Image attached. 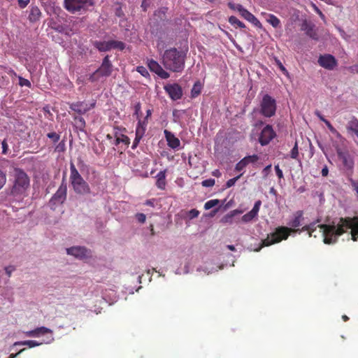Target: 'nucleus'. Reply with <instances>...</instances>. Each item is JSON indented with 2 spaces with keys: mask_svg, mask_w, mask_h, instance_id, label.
I'll return each instance as SVG.
<instances>
[{
  "mask_svg": "<svg viewBox=\"0 0 358 358\" xmlns=\"http://www.w3.org/2000/svg\"><path fill=\"white\" fill-rule=\"evenodd\" d=\"M322 232L323 241L325 244H332L337 241L338 236L343 234L347 229H351L352 239L358 240V217L354 218H341L339 223L334 224L320 225Z\"/></svg>",
  "mask_w": 358,
  "mask_h": 358,
  "instance_id": "1",
  "label": "nucleus"
},
{
  "mask_svg": "<svg viewBox=\"0 0 358 358\" xmlns=\"http://www.w3.org/2000/svg\"><path fill=\"white\" fill-rule=\"evenodd\" d=\"M303 213L302 210L296 211L294 215V218L288 223L291 228L287 227H278L275 230L262 240L259 245L254 249L255 252H259L264 247H268L275 243H278L282 240H287L292 232L299 231L295 229L301 226V222L303 220Z\"/></svg>",
  "mask_w": 358,
  "mask_h": 358,
  "instance_id": "2",
  "label": "nucleus"
},
{
  "mask_svg": "<svg viewBox=\"0 0 358 358\" xmlns=\"http://www.w3.org/2000/svg\"><path fill=\"white\" fill-rule=\"evenodd\" d=\"M186 54L176 48L166 50L162 55V64L165 69L172 72H182L185 68Z\"/></svg>",
  "mask_w": 358,
  "mask_h": 358,
  "instance_id": "3",
  "label": "nucleus"
},
{
  "mask_svg": "<svg viewBox=\"0 0 358 358\" xmlns=\"http://www.w3.org/2000/svg\"><path fill=\"white\" fill-rule=\"evenodd\" d=\"M29 184L30 181L27 174L20 169H15L10 194L16 199H22L27 196Z\"/></svg>",
  "mask_w": 358,
  "mask_h": 358,
  "instance_id": "4",
  "label": "nucleus"
},
{
  "mask_svg": "<svg viewBox=\"0 0 358 358\" xmlns=\"http://www.w3.org/2000/svg\"><path fill=\"white\" fill-rule=\"evenodd\" d=\"M70 182L73 191L80 195H85L90 193V187L78 172L74 163L70 162Z\"/></svg>",
  "mask_w": 358,
  "mask_h": 358,
  "instance_id": "5",
  "label": "nucleus"
},
{
  "mask_svg": "<svg viewBox=\"0 0 358 358\" xmlns=\"http://www.w3.org/2000/svg\"><path fill=\"white\" fill-rule=\"evenodd\" d=\"M276 101L271 96L266 94L260 102V113L266 117H271L276 112Z\"/></svg>",
  "mask_w": 358,
  "mask_h": 358,
  "instance_id": "6",
  "label": "nucleus"
},
{
  "mask_svg": "<svg viewBox=\"0 0 358 358\" xmlns=\"http://www.w3.org/2000/svg\"><path fill=\"white\" fill-rule=\"evenodd\" d=\"M93 0H64V8L71 13H76L81 10H87V6H94Z\"/></svg>",
  "mask_w": 358,
  "mask_h": 358,
  "instance_id": "7",
  "label": "nucleus"
},
{
  "mask_svg": "<svg viewBox=\"0 0 358 358\" xmlns=\"http://www.w3.org/2000/svg\"><path fill=\"white\" fill-rule=\"evenodd\" d=\"M67 196V185L64 178L59 187L57 192L52 196L50 203L53 206L62 204L66 199Z\"/></svg>",
  "mask_w": 358,
  "mask_h": 358,
  "instance_id": "8",
  "label": "nucleus"
},
{
  "mask_svg": "<svg viewBox=\"0 0 358 358\" xmlns=\"http://www.w3.org/2000/svg\"><path fill=\"white\" fill-rule=\"evenodd\" d=\"M113 71V64L109 59V56L106 55L101 63V66L95 71L93 76L97 75L99 77H108Z\"/></svg>",
  "mask_w": 358,
  "mask_h": 358,
  "instance_id": "9",
  "label": "nucleus"
},
{
  "mask_svg": "<svg viewBox=\"0 0 358 358\" xmlns=\"http://www.w3.org/2000/svg\"><path fill=\"white\" fill-rule=\"evenodd\" d=\"M276 136L271 125L267 124L262 130L259 137V142L262 145H268Z\"/></svg>",
  "mask_w": 358,
  "mask_h": 358,
  "instance_id": "10",
  "label": "nucleus"
},
{
  "mask_svg": "<svg viewBox=\"0 0 358 358\" xmlns=\"http://www.w3.org/2000/svg\"><path fill=\"white\" fill-rule=\"evenodd\" d=\"M164 90L173 101L181 99L182 96V87L178 83L168 84L165 85Z\"/></svg>",
  "mask_w": 358,
  "mask_h": 358,
  "instance_id": "11",
  "label": "nucleus"
},
{
  "mask_svg": "<svg viewBox=\"0 0 358 358\" xmlns=\"http://www.w3.org/2000/svg\"><path fill=\"white\" fill-rule=\"evenodd\" d=\"M148 66L149 69L155 73L162 79H167L170 77V74L163 69L161 65L155 60L151 59L148 60Z\"/></svg>",
  "mask_w": 358,
  "mask_h": 358,
  "instance_id": "12",
  "label": "nucleus"
},
{
  "mask_svg": "<svg viewBox=\"0 0 358 358\" xmlns=\"http://www.w3.org/2000/svg\"><path fill=\"white\" fill-rule=\"evenodd\" d=\"M46 334H51V336L48 338H49L48 341H47L45 342L46 343H50L51 342H52L54 341V338L52 336V331L50 329H48V328L45 327H41L36 328L34 330H31V331H25L24 332V334L27 336H28V337H34V338H38L41 335H45Z\"/></svg>",
  "mask_w": 358,
  "mask_h": 358,
  "instance_id": "13",
  "label": "nucleus"
},
{
  "mask_svg": "<svg viewBox=\"0 0 358 358\" xmlns=\"http://www.w3.org/2000/svg\"><path fill=\"white\" fill-rule=\"evenodd\" d=\"M315 25L310 21L304 20L301 25V30L305 31L306 34L310 38L317 41L319 37L315 30Z\"/></svg>",
  "mask_w": 358,
  "mask_h": 358,
  "instance_id": "14",
  "label": "nucleus"
},
{
  "mask_svg": "<svg viewBox=\"0 0 358 358\" xmlns=\"http://www.w3.org/2000/svg\"><path fill=\"white\" fill-rule=\"evenodd\" d=\"M318 63L322 67L329 70L334 69L337 65V61L335 57L329 54L320 56Z\"/></svg>",
  "mask_w": 358,
  "mask_h": 358,
  "instance_id": "15",
  "label": "nucleus"
},
{
  "mask_svg": "<svg viewBox=\"0 0 358 358\" xmlns=\"http://www.w3.org/2000/svg\"><path fill=\"white\" fill-rule=\"evenodd\" d=\"M95 106V103L88 104L84 101H78L73 103L70 105V108L76 112L77 113L82 115L85 114Z\"/></svg>",
  "mask_w": 358,
  "mask_h": 358,
  "instance_id": "16",
  "label": "nucleus"
},
{
  "mask_svg": "<svg viewBox=\"0 0 358 358\" xmlns=\"http://www.w3.org/2000/svg\"><path fill=\"white\" fill-rule=\"evenodd\" d=\"M338 156L342 161L344 167L347 170L352 171L355 165L353 157L348 152H338Z\"/></svg>",
  "mask_w": 358,
  "mask_h": 358,
  "instance_id": "17",
  "label": "nucleus"
},
{
  "mask_svg": "<svg viewBox=\"0 0 358 358\" xmlns=\"http://www.w3.org/2000/svg\"><path fill=\"white\" fill-rule=\"evenodd\" d=\"M66 252L68 255H73L79 259H83L87 256V250L80 246L67 248Z\"/></svg>",
  "mask_w": 358,
  "mask_h": 358,
  "instance_id": "18",
  "label": "nucleus"
},
{
  "mask_svg": "<svg viewBox=\"0 0 358 358\" xmlns=\"http://www.w3.org/2000/svg\"><path fill=\"white\" fill-rule=\"evenodd\" d=\"M165 137L167 141L168 145L173 148L177 149L180 145V140L176 138L171 131L167 130L164 131Z\"/></svg>",
  "mask_w": 358,
  "mask_h": 358,
  "instance_id": "19",
  "label": "nucleus"
},
{
  "mask_svg": "<svg viewBox=\"0 0 358 358\" xmlns=\"http://www.w3.org/2000/svg\"><path fill=\"white\" fill-rule=\"evenodd\" d=\"M240 15L242 17L251 22L255 27L259 28L262 27V24L259 20L247 9L245 8L242 10V13Z\"/></svg>",
  "mask_w": 358,
  "mask_h": 358,
  "instance_id": "20",
  "label": "nucleus"
},
{
  "mask_svg": "<svg viewBox=\"0 0 358 358\" xmlns=\"http://www.w3.org/2000/svg\"><path fill=\"white\" fill-rule=\"evenodd\" d=\"M320 224L317 225V222H312L309 224L303 227L300 231H308L309 236H314L315 238L317 237V235L313 234V233L316 231L317 227L320 229L319 232L321 233V234L322 235V232L321 231L322 229H320Z\"/></svg>",
  "mask_w": 358,
  "mask_h": 358,
  "instance_id": "21",
  "label": "nucleus"
},
{
  "mask_svg": "<svg viewBox=\"0 0 358 358\" xmlns=\"http://www.w3.org/2000/svg\"><path fill=\"white\" fill-rule=\"evenodd\" d=\"M156 178V186L160 189H164L166 187V171H159Z\"/></svg>",
  "mask_w": 358,
  "mask_h": 358,
  "instance_id": "22",
  "label": "nucleus"
},
{
  "mask_svg": "<svg viewBox=\"0 0 358 358\" xmlns=\"http://www.w3.org/2000/svg\"><path fill=\"white\" fill-rule=\"evenodd\" d=\"M41 15V12L38 6H32L29 15V20L31 22L38 21Z\"/></svg>",
  "mask_w": 358,
  "mask_h": 358,
  "instance_id": "23",
  "label": "nucleus"
},
{
  "mask_svg": "<svg viewBox=\"0 0 358 358\" xmlns=\"http://www.w3.org/2000/svg\"><path fill=\"white\" fill-rule=\"evenodd\" d=\"M347 129L353 132L358 138V120L353 117L348 123Z\"/></svg>",
  "mask_w": 358,
  "mask_h": 358,
  "instance_id": "24",
  "label": "nucleus"
},
{
  "mask_svg": "<svg viewBox=\"0 0 358 358\" xmlns=\"http://www.w3.org/2000/svg\"><path fill=\"white\" fill-rule=\"evenodd\" d=\"M94 46L100 52H106L110 50V41H94Z\"/></svg>",
  "mask_w": 358,
  "mask_h": 358,
  "instance_id": "25",
  "label": "nucleus"
},
{
  "mask_svg": "<svg viewBox=\"0 0 358 358\" xmlns=\"http://www.w3.org/2000/svg\"><path fill=\"white\" fill-rule=\"evenodd\" d=\"M41 344H42V343H39L36 341L28 340V341L15 342L14 343V345H27L29 348H34L36 346H39Z\"/></svg>",
  "mask_w": 358,
  "mask_h": 358,
  "instance_id": "26",
  "label": "nucleus"
},
{
  "mask_svg": "<svg viewBox=\"0 0 358 358\" xmlns=\"http://www.w3.org/2000/svg\"><path fill=\"white\" fill-rule=\"evenodd\" d=\"M201 90H202V85L200 83V82H199V81L196 82L194 84L193 87L191 90V96L192 98L198 96L201 94Z\"/></svg>",
  "mask_w": 358,
  "mask_h": 358,
  "instance_id": "27",
  "label": "nucleus"
},
{
  "mask_svg": "<svg viewBox=\"0 0 358 358\" xmlns=\"http://www.w3.org/2000/svg\"><path fill=\"white\" fill-rule=\"evenodd\" d=\"M75 124L80 131H83L85 127V121L81 116H76L74 117Z\"/></svg>",
  "mask_w": 358,
  "mask_h": 358,
  "instance_id": "28",
  "label": "nucleus"
},
{
  "mask_svg": "<svg viewBox=\"0 0 358 358\" xmlns=\"http://www.w3.org/2000/svg\"><path fill=\"white\" fill-rule=\"evenodd\" d=\"M267 22L271 24L274 28H277L280 25V20L274 15L269 14Z\"/></svg>",
  "mask_w": 358,
  "mask_h": 358,
  "instance_id": "29",
  "label": "nucleus"
},
{
  "mask_svg": "<svg viewBox=\"0 0 358 358\" xmlns=\"http://www.w3.org/2000/svg\"><path fill=\"white\" fill-rule=\"evenodd\" d=\"M110 50L112 49H118L120 50H123L125 48V44L119 41H110Z\"/></svg>",
  "mask_w": 358,
  "mask_h": 358,
  "instance_id": "30",
  "label": "nucleus"
},
{
  "mask_svg": "<svg viewBox=\"0 0 358 358\" xmlns=\"http://www.w3.org/2000/svg\"><path fill=\"white\" fill-rule=\"evenodd\" d=\"M229 22L231 25H236L239 28H245V25L243 22L240 21L236 17L231 16L229 17Z\"/></svg>",
  "mask_w": 358,
  "mask_h": 358,
  "instance_id": "31",
  "label": "nucleus"
},
{
  "mask_svg": "<svg viewBox=\"0 0 358 358\" xmlns=\"http://www.w3.org/2000/svg\"><path fill=\"white\" fill-rule=\"evenodd\" d=\"M220 203L218 199H211L206 202L204 204V208L206 210H209L215 206H216Z\"/></svg>",
  "mask_w": 358,
  "mask_h": 358,
  "instance_id": "32",
  "label": "nucleus"
},
{
  "mask_svg": "<svg viewBox=\"0 0 358 358\" xmlns=\"http://www.w3.org/2000/svg\"><path fill=\"white\" fill-rule=\"evenodd\" d=\"M257 216L252 213L251 211L247 213L244 215H243L241 220L243 222H250Z\"/></svg>",
  "mask_w": 358,
  "mask_h": 358,
  "instance_id": "33",
  "label": "nucleus"
},
{
  "mask_svg": "<svg viewBox=\"0 0 358 358\" xmlns=\"http://www.w3.org/2000/svg\"><path fill=\"white\" fill-rule=\"evenodd\" d=\"M248 165V163L243 158L241 161H239L236 164L235 170L237 171H241L243 170Z\"/></svg>",
  "mask_w": 358,
  "mask_h": 358,
  "instance_id": "34",
  "label": "nucleus"
},
{
  "mask_svg": "<svg viewBox=\"0 0 358 358\" xmlns=\"http://www.w3.org/2000/svg\"><path fill=\"white\" fill-rule=\"evenodd\" d=\"M243 159L245 160V162L248 163V164H249L250 163L254 164V163L257 162L259 160V157L257 155H252L246 156V157H243Z\"/></svg>",
  "mask_w": 358,
  "mask_h": 358,
  "instance_id": "35",
  "label": "nucleus"
},
{
  "mask_svg": "<svg viewBox=\"0 0 358 358\" xmlns=\"http://www.w3.org/2000/svg\"><path fill=\"white\" fill-rule=\"evenodd\" d=\"M243 176V173H241L239 176L235 177V178H231L229 179V180H227V182H226V188H229L232 186H234L236 183V182Z\"/></svg>",
  "mask_w": 358,
  "mask_h": 358,
  "instance_id": "36",
  "label": "nucleus"
},
{
  "mask_svg": "<svg viewBox=\"0 0 358 358\" xmlns=\"http://www.w3.org/2000/svg\"><path fill=\"white\" fill-rule=\"evenodd\" d=\"M47 136L50 138L53 143H57L60 139V135L56 132H50Z\"/></svg>",
  "mask_w": 358,
  "mask_h": 358,
  "instance_id": "37",
  "label": "nucleus"
},
{
  "mask_svg": "<svg viewBox=\"0 0 358 358\" xmlns=\"http://www.w3.org/2000/svg\"><path fill=\"white\" fill-rule=\"evenodd\" d=\"M146 129L144 127H141V124H138L136 128V136H138V137H143Z\"/></svg>",
  "mask_w": 358,
  "mask_h": 358,
  "instance_id": "38",
  "label": "nucleus"
},
{
  "mask_svg": "<svg viewBox=\"0 0 358 358\" xmlns=\"http://www.w3.org/2000/svg\"><path fill=\"white\" fill-rule=\"evenodd\" d=\"M136 71L145 78H147L150 76L147 69L143 66H137Z\"/></svg>",
  "mask_w": 358,
  "mask_h": 358,
  "instance_id": "39",
  "label": "nucleus"
},
{
  "mask_svg": "<svg viewBox=\"0 0 358 358\" xmlns=\"http://www.w3.org/2000/svg\"><path fill=\"white\" fill-rule=\"evenodd\" d=\"M262 204V201L260 200H258L255 202L252 209L250 210L252 213H254L256 216H257L258 213L260 209V206Z\"/></svg>",
  "mask_w": 358,
  "mask_h": 358,
  "instance_id": "40",
  "label": "nucleus"
},
{
  "mask_svg": "<svg viewBox=\"0 0 358 358\" xmlns=\"http://www.w3.org/2000/svg\"><path fill=\"white\" fill-rule=\"evenodd\" d=\"M6 182V174L0 169V189L3 188Z\"/></svg>",
  "mask_w": 358,
  "mask_h": 358,
  "instance_id": "41",
  "label": "nucleus"
},
{
  "mask_svg": "<svg viewBox=\"0 0 358 358\" xmlns=\"http://www.w3.org/2000/svg\"><path fill=\"white\" fill-rule=\"evenodd\" d=\"M19 85L21 87L27 86L28 87H31V84L29 80H28L27 79H25L21 76H19Z\"/></svg>",
  "mask_w": 358,
  "mask_h": 358,
  "instance_id": "42",
  "label": "nucleus"
},
{
  "mask_svg": "<svg viewBox=\"0 0 358 358\" xmlns=\"http://www.w3.org/2000/svg\"><path fill=\"white\" fill-rule=\"evenodd\" d=\"M215 180L210 178L202 181L201 184L203 187H210L215 185Z\"/></svg>",
  "mask_w": 358,
  "mask_h": 358,
  "instance_id": "43",
  "label": "nucleus"
},
{
  "mask_svg": "<svg viewBox=\"0 0 358 358\" xmlns=\"http://www.w3.org/2000/svg\"><path fill=\"white\" fill-rule=\"evenodd\" d=\"M299 155L297 143H295L294 148L291 150V157L292 159H296Z\"/></svg>",
  "mask_w": 358,
  "mask_h": 358,
  "instance_id": "44",
  "label": "nucleus"
},
{
  "mask_svg": "<svg viewBox=\"0 0 358 358\" xmlns=\"http://www.w3.org/2000/svg\"><path fill=\"white\" fill-rule=\"evenodd\" d=\"M64 150H65V143H64V141H62L60 143H59L58 145H57V146L55 147V151L58 152H64Z\"/></svg>",
  "mask_w": 358,
  "mask_h": 358,
  "instance_id": "45",
  "label": "nucleus"
},
{
  "mask_svg": "<svg viewBox=\"0 0 358 358\" xmlns=\"http://www.w3.org/2000/svg\"><path fill=\"white\" fill-rule=\"evenodd\" d=\"M199 215V211L196 209H192L189 211L188 215L190 219H193L197 217Z\"/></svg>",
  "mask_w": 358,
  "mask_h": 358,
  "instance_id": "46",
  "label": "nucleus"
},
{
  "mask_svg": "<svg viewBox=\"0 0 358 358\" xmlns=\"http://www.w3.org/2000/svg\"><path fill=\"white\" fill-rule=\"evenodd\" d=\"M136 217L137 219V220L140 222V223H144L145 222V220H146V216L145 214L143 213H138L136 215Z\"/></svg>",
  "mask_w": 358,
  "mask_h": 358,
  "instance_id": "47",
  "label": "nucleus"
},
{
  "mask_svg": "<svg viewBox=\"0 0 358 358\" xmlns=\"http://www.w3.org/2000/svg\"><path fill=\"white\" fill-rule=\"evenodd\" d=\"M325 124L327 126L328 129L334 134H336L338 135V133L337 132L336 129L332 126V124L330 123L329 121L327 120L325 121Z\"/></svg>",
  "mask_w": 358,
  "mask_h": 358,
  "instance_id": "48",
  "label": "nucleus"
},
{
  "mask_svg": "<svg viewBox=\"0 0 358 358\" xmlns=\"http://www.w3.org/2000/svg\"><path fill=\"white\" fill-rule=\"evenodd\" d=\"M275 170L277 176L280 179L283 178L282 171L280 169L278 165L275 166Z\"/></svg>",
  "mask_w": 358,
  "mask_h": 358,
  "instance_id": "49",
  "label": "nucleus"
},
{
  "mask_svg": "<svg viewBox=\"0 0 358 358\" xmlns=\"http://www.w3.org/2000/svg\"><path fill=\"white\" fill-rule=\"evenodd\" d=\"M232 217H233V215H227L226 216H224L222 219V222H223V223H227V222L231 223V220H232Z\"/></svg>",
  "mask_w": 358,
  "mask_h": 358,
  "instance_id": "50",
  "label": "nucleus"
},
{
  "mask_svg": "<svg viewBox=\"0 0 358 358\" xmlns=\"http://www.w3.org/2000/svg\"><path fill=\"white\" fill-rule=\"evenodd\" d=\"M149 0H143L141 3V7L144 11L147 10V8L149 7Z\"/></svg>",
  "mask_w": 358,
  "mask_h": 358,
  "instance_id": "51",
  "label": "nucleus"
},
{
  "mask_svg": "<svg viewBox=\"0 0 358 358\" xmlns=\"http://www.w3.org/2000/svg\"><path fill=\"white\" fill-rule=\"evenodd\" d=\"M142 138L143 137H138V136H136V137L134 140V142H133V145H132L133 148H136L138 145V143Z\"/></svg>",
  "mask_w": 358,
  "mask_h": 358,
  "instance_id": "52",
  "label": "nucleus"
},
{
  "mask_svg": "<svg viewBox=\"0 0 358 358\" xmlns=\"http://www.w3.org/2000/svg\"><path fill=\"white\" fill-rule=\"evenodd\" d=\"M134 109H135L134 114L136 115L137 116H138V114H139V113H141V103H137L135 105Z\"/></svg>",
  "mask_w": 358,
  "mask_h": 358,
  "instance_id": "53",
  "label": "nucleus"
},
{
  "mask_svg": "<svg viewBox=\"0 0 358 358\" xmlns=\"http://www.w3.org/2000/svg\"><path fill=\"white\" fill-rule=\"evenodd\" d=\"M2 148H3L2 153L6 154L7 149H8V144L5 140H3L2 141Z\"/></svg>",
  "mask_w": 358,
  "mask_h": 358,
  "instance_id": "54",
  "label": "nucleus"
},
{
  "mask_svg": "<svg viewBox=\"0 0 358 358\" xmlns=\"http://www.w3.org/2000/svg\"><path fill=\"white\" fill-rule=\"evenodd\" d=\"M278 63V65L280 68V69L284 73H287V71L286 70V69L285 68V66L282 64V63L280 62V61H278L277 62Z\"/></svg>",
  "mask_w": 358,
  "mask_h": 358,
  "instance_id": "55",
  "label": "nucleus"
},
{
  "mask_svg": "<svg viewBox=\"0 0 358 358\" xmlns=\"http://www.w3.org/2000/svg\"><path fill=\"white\" fill-rule=\"evenodd\" d=\"M245 8L241 4H236L235 10H237L240 14L242 13V10H243Z\"/></svg>",
  "mask_w": 358,
  "mask_h": 358,
  "instance_id": "56",
  "label": "nucleus"
},
{
  "mask_svg": "<svg viewBox=\"0 0 358 358\" xmlns=\"http://www.w3.org/2000/svg\"><path fill=\"white\" fill-rule=\"evenodd\" d=\"M349 69L350 70V71L352 73H358V66L357 65L352 66L349 68Z\"/></svg>",
  "mask_w": 358,
  "mask_h": 358,
  "instance_id": "57",
  "label": "nucleus"
},
{
  "mask_svg": "<svg viewBox=\"0 0 358 358\" xmlns=\"http://www.w3.org/2000/svg\"><path fill=\"white\" fill-rule=\"evenodd\" d=\"M322 176H327L328 175V173H329V170H328V168L327 166H324L322 169Z\"/></svg>",
  "mask_w": 358,
  "mask_h": 358,
  "instance_id": "58",
  "label": "nucleus"
},
{
  "mask_svg": "<svg viewBox=\"0 0 358 358\" xmlns=\"http://www.w3.org/2000/svg\"><path fill=\"white\" fill-rule=\"evenodd\" d=\"M25 350V348H23L22 350H20L18 352L15 353V354H11L8 358H15L18 355H20V353H22V352H24Z\"/></svg>",
  "mask_w": 358,
  "mask_h": 358,
  "instance_id": "59",
  "label": "nucleus"
},
{
  "mask_svg": "<svg viewBox=\"0 0 358 358\" xmlns=\"http://www.w3.org/2000/svg\"><path fill=\"white\" fill-rule=\"evenodd\" d=\"M138 124H141V127H144V128L146 129V127H147V124H148V122L147 120H138Z\"/></svg>",
  "mask_w": 358,
  "mask_h": 358,
  "instance_id": "60",
  "label": "nucleus"
},
{
  "mask_svg": "<svg viewBox=\"0 0 358 358\" xmlns=\"http://www.w3.org/2000/svg\"><path fill=\"white\" fill-rule=\"evenodd\" d=\"M227 5H228V7H229L230 9H231V10H235V8H236V4H235V3H234L233 2L230 1V2H229V3H227Z\"/></svg>",
  "mask_w": 358,
  "mask_h": 358,
  "instance_id": "61",
  "label": "nucleus"
},
{
  "mask_svg": "<svg viewBox=\"0 0 358 358\" xmlns=\"http://www.w3.org/2000/svg\"><path fill=\"white\" fill-rule=\"evenodd\" d=\"M315 114L317 115V117L322 120V122H325L327 120H326L320 113L319 111H316Z\"/></svg>",
  "mask_w": 358,
  "mask_h": 358,
  "instance_id": "62",
  "label": "nucleus"
},
{
  "mask_svg": "<svg viewBox=\"0 0 358 358\" xmlns=\"http://www.w3.org/2000/svg\"><path fill=\"white\" fill-rule=\"evenodd\" d=\"M212 174H213V176L217 177V178L221 176V173L220 172V171L218 169L213 171Z\"/></svg>",
  "mask_w": 358,
  "mask_h": 358,
  "instance_id": "63",
  "label": "nucleus"
},
{
  "mask_svg": "<svg viewBox=\"0 0 358 358\" xmlns=\"http://www.w3.org/2000/svg\"><path fill=\"white\" fill-rule=\"evenodd\" d=\"M19 4L21 8H24L27 5V3L22 0H19Z\"/></svg>",
  "mask_w": 358,
  "mask_h": 358,
  "instance_id": "64",
  "label": "nucleus"
}]
</instances>
